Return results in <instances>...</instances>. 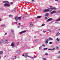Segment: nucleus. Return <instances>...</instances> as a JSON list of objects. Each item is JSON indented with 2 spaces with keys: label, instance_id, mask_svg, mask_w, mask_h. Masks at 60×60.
Segmentation results:
<instances>
[{
  "label": "nucleus",
  "instance_id": "obj_1",
  "mask_svg": "<svg viewBox=\"0 0 60 60\" xmlns=\"http://www.w3.org/2000/svg\"><path fill=\"white\" fill-rule=\"evenodd\" d=\"M11 46L12 48H15V43L12 42L11 45Z\"/></svg>",
  "mask_w": 60,
  "mask_h": 60
},
{
  "label": "nucleus",
  "instance_id": "obj_2",
  "mask_svg": "<svg viewBox=\"0 0 60 60\" xmlns=\"http://www.w3.org/2000/svg\"><path fill=\"white\" fill-rule=\"evenodd\" d=\"M3 41H4V42H5V43H8V39H3Z\"/></svg>",
  "mask_w": 60,
  "mask_h": 60
},
{
  "label": "nucleus",
  "instance_id": "obj_3",
  "mask_svg": "<svg viewBox=\"0 0 60 60\" xmlns=\"http://www.w3.org/2000/svg\"><path fill=\"white\" fill-rule=\"evenodd\" d=\"M4 6H7L8 7H9L10 6V5L9 4L7 3H5L4 4Z\"/></svg>",
  "mask_w": 60,
  "mask_h": 60
},
{
  "label": "nucleus",
  "instance_id": "obj_4",
  "mask_svg": "<svg viewBox=\"0 0 60 60\" xmlns=\"http://www.w3.org/2000/svg\"><path fill=\"white\" fill-rule=\"evenodd\" d=\"M49 11V9H46L44 10L43 11V12H47Z\"/></svg>",
  "mask_w": 60,
  "mask_h": 60
},
{
  "label": "nucleus",
  "instance_id": "obj_5",
  "mask_svg": "<svg viewBox=\"0 0 60 60\" xmlns=\"http://www.w3.org/2000/svg\"><path fill=\"white\" fill-rule=\"evenodd\" d=\"M25 56H24L25 57H28V53L27 52H26L25 53Z\"/></svg>",
  "mask_w": 60,
  "mask_h": 60
},
{
  "label": "nucleus",
  "instance_id": "obj_6",
  "mask_svg": "<svg viewBox=\"0 0 60 60\" xmlns=\"http://www.w3.org/2000/svg\"><path fill=\"white\" fill-rule=\"evenodd\" d=\"M49 9H51V10H56V9L55 8L52 7V8H50L49 9Z\"/></svg>",
  "mask_w": 60,
  "mask_h": 60
},
{
  "label": "nucleus",
  "instance_id": "obj_7",
  "mask_svg": "<svg viewBox=\"0 0 60 60\" xmlns=\"http://www.w3.org/2000/svg\"><path fill=\"white\" fill-rule=\"evenodd\" d=\"M56 13V10H54L52 12H51L50 14H52L54 13Z\"/></svg>",
  "mask_w": 60,
  "mask_h": 60
},
{
  "label": "nucleus",
  "instance_id": "obj_8",
  "mask_svg": "<svg viewBox=\"0 0 60 60\" xmlns=\"http://www.w3.org/2000/svg\"><path fill=\"white\" fill-rule=\"evenodd\" d=\"M53 19L52 18H49L47 20V22H49V21H51V20H52Z\"/></svg>",
  "mask_w": 60,
  "mask_h": 60
},
{
  "label": "nucleus",
  "instance_id": "obj_9",
  "mask_svg": "<svg viewBox=\"0 0 60 60\" xmlns=\"http://www.w3.org/2000/svg\"><path fill=\"white\" fill-rule=\"evenodd\" d=\"M18 19H19V17L17 16L15 18V21H17L18 20Z\"/></svg>",
  "mask_w": 60,
  "mask_h": 60
},
{
  "label": "nucleus",
  "instance_id": "obj_10",
  "mask_svg": "<svg viewBox=\"0 0 60 60\" xmlns=\"http://www.w3.org/2000/svg\"><path fill=\"white\" fill-rule=\"evenodd\" d=\"M16 53H17L18 54H19V53H20L21 52V51L20 50H18L16 51Z\"/></svg>",
  "mask_w": 60,
  "mask_h": 60
},
{
  "label": "nucleus",
  "instance_id": "obj_11",
  "mask_svg": "<svg viewBox=\"0 0 60 60\" xmlns=\"http://www.w3.org/2000/svg\"><path fill=\"white\" fill-rule=\"evenodd\" d=\"M30 26L31 27H32L33 26H33V25L32 23V22H30Z\"/></svg>",
  "mask_w": 60,
  "mask_h": 60
},
{
  "label": "nucleus",
  "instance_id": "obj_12",
  "mask_svg": "<svg viewBox=\"0 0 60 60\" xmlns=\"http://www.w3.org/2000/svg\"><path fill=\"white\" fill-rule=\"evenodd\" d=\"M3 3H7V4L9 3V2L7 1H3Z\"/></svg>",
  "mask_w": 60,
  "mask_h": 60
},
{
  "label": "nucleus",
  "instance_id": "obj_13",
  "mask_svg": "<svg viewBox=\"0 0 60 60\" xmlns=\"http://www.w3.org/2000/svg\"><path fill=\"white\" fill-rule=\"evenodd\" d=\"M3 42H4V41L3 39L2 41H0V44H2Z\"/></svg>",
  "mask_w": 60,
  "mask_h": 60
},
{
  "label": "nucleus",
  "instance_id": "obj_14",
  "mask_svg": "<svg viewBox=\"0 0 60 60\" xmlns=\"http://www.w3.org/2000/svg\"><path fill=\"white\" fill-rule=\"evenodd\" d=\"M48 41H50V40H53V39L51 38H49V39H48Z\"/></svg>",
  "mask_w": 60,
  "mask_h": 60
},
{
  "label": "nucleus",
  "instance_id": "obj_15",
  "mask_svg": "<svg viewBox=\"0 0 60 60\" xmlns=\"http://www.w3.org/2000/svg\"><path fill=\"white\" fill-rule=\"evenodd\" d=\"M5 26V25L4 24H2L0 25V26L1 27H4Z\"/></svg>",
  "mask_w": 60,
  "mask_h": 60
},
{
  "label": "nucleus",
  "instance_id": "obj_16",
  "mask_svg": "<svg viewBox=\"0 0 60 60\" xmlns=\"http://www.w3.org/2000/svg\"><path fill=\"white\" fill-rule=\"evenodd\" d=\"M55 48H54L52 49H48V50H55Z\"/></svg>",
  "mask_w": 60,
  "mask_h": 60
},
{
  "label": "nucleus",
  "instance_id": "obj_17",
  "mask_svg": "<svg viewBox=\"0 0 60 60\" xmlns=\"http://www.w3.org/2000/svg\"><path fill=\"white\" fill-rule=\"evenodd\" d=\"M41 16H39L37 17V18L38 19H40V18H41Z\"/></svg>",
  "mask_w": 60,
  "mask_h": 60
},
{
  "label": "nucleus",
  "instance_id": "obj_18",
  "mask_svg": "<svg viewBox=\"0 0 60 60\" xmlns=\"http://www.w3.org/2000/svg\"><path fill=\"white\" fill-rule=\"evenodd\" d=\"M49 13H46L45 15V16H48L49 15Z\"/></svg>",
  "mask_w": 60,
  "mask_h": 60
},
{
  "label": "nucleus",
  "instance_id": "obj_19",
  "mask_svg": "<svg viewBox=\"0 0 60 60\" xmlns=\"http://www.w3.org/2000/svg\"><path fill=\"white\" fill-rule=\"evenodd\" d=\"M48 39H47L45 41V44H47L48 43Z\"/></svg>",
  "mask_w": 60,
  "mask_h": 60
},
{
  "label": "nucleus",
  "instance_id": "obj_20",
  "mask_svg": "<svg viewBox=\"0 0 60 60\" xmlns=\"http://www.w3.org/2000/svg\"><path fill=\"white\" fill-rule=\"evenodd\" d=\"M60 34V33H59L58 32L56 34V36H58V35H59Z\"/></svg>",
  "mask_w": 60,
  "mask_h": 60
},
{
  "label": "nucleus",
  "instance_id": "obj_21",
  "mask_svg": "<svg viewBox=\"0 0 60 60\" xmlns=\"http://www.w3.org/2000/svg\"><path fill=\"white\" fill-rule=\"evenodd\" d=\"M18 19H19V20H20L21 19V17H18Z\"/></svg>",
  "mask_w": 60,
  "mask_h": 60
},
{
  "label": "nucleus",
  "instance_id": "obj_22",
  "mask_svg": "<svg viewBox=\"0 0 60 60\" xmlns=\"http://www.w3.org/2000/svg\"><path fill=\"white\" fill-rule=\"evenodd\" d=\"M3 53V51H0V55L1 54H2Z\"/></svg>",
  "mask_w": 60,
  "mask_h": 60
},
{
  "label": "nucleus",
  "instance_id": "obj_23",
  "mask_svg": "<svg viewBox=\"0 0 60 60\" xmlns=\"http://www.w3.org/2000/svg\"><path fill=\"white\" fill-rule=\"evenodd\" d=\"M23 33V32L21 31L19 33V34H22Z\"/></svg>",
  "mask_w": 60,
  "mask_h": 60
},
{
  "label": "nucleus",
  "instance_id": "obj_24",
  "mask_svg": "<svg viewBox=\"0 0 60 60\" xmlns=\"http://www.w3.org/2000/svg\"><path fill=\"white\" fill-rule=\"evenodd\" d=\"M48 18H49V16H46V17H45V19H48Z\"/></svg>",
  "mask_w": 60,
  "mask_h": 60
},
{
  "label": "nucleus",
  "instance_id": "obj_25",
  "mask_svg": "<svg viewBox=\"0 0 60 60\" xmlns=\"http://www.w3.org/2000/svg\"><path fill=\"white\" fill-rule=\"evenodd\" d=\"M17 58V57L16 56H15L14 57L13 59H16Z\"/></svg>",
  "mask_w": 60,
  "mask_h": 60
},
{
  "label": "nucleus",
  "instance_id": "obj_26",
  "mask_svg": "<svg viewBox=\"0 0 60 60\" xmlns=\"http://www.w3.org/2000/svg\"><path fill=\"white\" fill-rule=\"evenodd\" d=\"M45 55L46 56H48V53L47 52H46L45 53Z\"/></svg>",
  "mask_w": 60,
  "mask_h": 60
},
{
  "label": "nucleus",
  "instance_id": "obj_27",
  "mask_svg": "<svg viewBox=\"0 0 60 60\" xmlns=\"http://www.w3.org/2000/svg\"><path fill=\"white\" fill-rule=\"evenodd\" d=\"M45 25V24H42L41 26H44Z\"/></svg>",
  "mask_w": 60,
  "mask_h": 60
},
{
  "label": "nucleus",
  "instance_id": "obj_28",
  "mask_svg": "<svg viewBox=\"0 0 60 60\" xmlns=\"http://www.w3.org/2000/svg\"><path fill=\"white\" fill-rule=\"evenodd\" d=\"M9 17H12V15H9Z\"/></svg>",
  "mask_w": 60,
  "mask_h": 60
},
{
  "label": "nucleus",
  "instance_id": "obj_29",
  "mask_svg": "<svg viewBox=\"0 0 60 60\" xmlns=\"http://www.w3.org/2000/svg\"><path fill=\"white\" fill-rule=\"evenodd\" d=\"M56 40H57L58 41H59L60 40V39L59 38H57L56 39Z\"/></svg>",
  "mask_w": 60,
  "mask_h": 60
},
{
  "label": "nucleus",
  "instance_id": "obj_30",
  "mask_svg": "<svg viewBox=\"0 0 60 60\" xmlns=\"http://www.w3.org/2000/svg\"><path fill=\"white\" fill-rule=\"evenodd\" d=\"M28 57L30 58H33V57H32L31 56H28Z\"/></svg>",
  "mask_w": 60,
  "mask_h": 60
},
{
  "label": "nucleus",
  "instance_id": "obj_31",
  "mask_svg": "<svg viewBox=\"0 0 60 60\" xmlns=\"http://www.w3.org/2000/svg\"><path fill=\"white\" fill-rule=\"evenodd\" d=\"M47 31L48 32H51V30L50 29H48L47 30Z\"/></svg>",
  "mask_w": 60,
  "mask_h": 60
},
{
  "label": "nucleus",
  "instance_id": "obj_32",
  "mask_svg": "<svg viewBox=\"0 0 60 60\" xmlns=\"http://www.w3.org/2000/svg\"><path fill=\"white\" fill-rule=\"evenodd\" d=\"M47 48H45L43 49L44 50H47Z\"/></svg>",
  "mask_w": 60,
  "mask_h": 60
},
{
  "label": "nucleus",
  "instance_id": "obj_33",
  "mask_svg": "<svg viewBox=\"0 0 60 60\" xmlns=\"http://www.w3.org/2000/svg\"><path fill=\"white\" fill-rule=\"evenodd\" d=\"M26 30H24V31H22V32L23 33H26Z\"/></svg>",
  "mask_w": 60,
  "mask_h": 60
},
{
  "label": "nucleus",
  "instance_id": "obj_34",
  "mask_svg": "<svg viewBox=\"0 0 60 60\" xmlns=\"http://www.w3.org/2000/svg\"><path fill=\"white\" fill-rule=\"evenodd\" d=\"M55 23H57V24H58L59 23V22L58 21H56L55 22Z\"/></svg>",
  "mask_w": 60,
  "mask_h": 60
},
{
  "label": "nucleus",
  "instance_id": "obj_35",
  "mask_svg": "<svg viewBox=\"0 0 60 60\" xmlns=\"http://www.w3.org/2000/svg\"><path fill=\"white\" fill-rule=\"evenodd\" d=\"M56 21H60V18L58 19Z\"/></svg>",
  "mask_w": 60,
  "mask_h": 60
},
{
  "label": "nucleus",
  "instance_id": "obj_36",
  "mask_svg": "<svg viewBox=\"0 0 60 60\" xmlns=\"http://www.w3.org/2000/svg\"><path fill=\"white\" fill-rule=\"evenodd\" d=\"M11 32L12 33H13V31H14V30L13 29H12L11 30Z\"/></svg>",
  "mask_w": 60,
  "mask_h": 60
},
{
  "label": "nucleus",
  "instance_id": "obj_37",
  "mask_svg": "<svg viewBox=\"0 0 60 60\" xmlns=\"http://www.w3.org/2000/svg\"><path fill=\"white\" fill-rule=\"evenodd\" d=\"M7 33H5V34H4V35L5 36L7 35Z\"/></svg>",
  "mask_w": 60,
  "mask_h": 60
},
{
  "label": "nucleus",
  "instance_id": "obj_38",
  "mask_svg": "<svg viewBox=\"0 0 60 60\" xmlns=\"http://www.w3.org/2000/svg\"><path fill=\"white\" fill-rule=\"evenodd\" d=\"M11 36H13L14 35V34L13 33H12V34H11Z\"/></svg>",
  "mask_w": 60,
  "mask_h": 60
},
{
  "label": "nucleus",
  "instance_id": "obj_39",
  "mask_svg": "<svg viewBox=\"0 0 60 60\" xmlns=\"http://www.w3.org/2000/svg\"><path fill=\"white\" fill-rule=\"evenodd\" d=\"M35 42H38V40H36L35 41Z\"/></svg>",
  "mask_w": 60,
  "mask_h": 60
},
{
  "label": "nucleus",
  "instance_id": "obj_40",
  "mask_svg": "<svg viewBox=\"0 0 60 60\" xmlns=\"http://www.w3.org/2000/svg\"><path fill=\"white\" fill-rule=\"evenodd\" d=\"M42 46L43 47H45V45L44 44H43L42 45Z\"/></svg>",
  "mask_w": 60,
  "mask_h": 60
},
{
  "label": "nucleus",
  "instance_id": "obj_41",
  "mask_svg": "<svg viewBox=\"0 0 60 60\" xmlns=\"http://www.w3.org/2000/svg\"><path fill=\"white\" fill-rule=\"evenodd\" d=\"M49 12H51V11H53V10L52 9H51V10H49Z\"/></svg>",
  "mask_w": 60,
  "mask_h": 60
},
{
  "label": "nucleus",
  "instance_id": "obj_42",
  "mask_svg": "<svg viewBox=\"0 0 60 60\" xmlns=\"http://www.w3.org/2000/svg\"><path fill=\"white\" fill-rule=\"evenodd\" d=\"M4 10V9L3 8H0V10L1 11H3Z\"/></svg>",
  "mask_w": 60,
  "mask_h": 60
},
{
  "label": "nucleus",
  "instance_id": "obj_43",
  "mask_svg": "<svg viewBox=\"0 0 60 60\" xmlns=\"http://www.w3.org/2000/svg\"><path fill=\"white\" fill-rule=\"evenodd\" d=\"M49 44L50 45L52 44V42H49Z\"/></svg>",
  "mask_w": 60,
  "mask_h": 60
},
{
  "label": "nucleus",
  "instance_id": "obj_44",
  "mask_svg": "<svg viewBox=\"0 0 60 60\" xmlns=\"http://www.w3.org/2000/svg\"><path fill=\"white\" fill-rule=\"evenodd\" d=\"M24 47H27L26 45H24Z\"/></svg>",
  "mask_w": 60,
  "mask_h": 60
},
{
  "label": "nucleus",
  "instance_id": "obj_45",
  "mask_svg": "<svg viewBox=\"0 0 60 60\" xmlns=\"http://www.w3.org/2000/svg\"><path fill=\"white\" fill-rule=\"evenodd\" d=\"M16 44L17 45H19V42H18Z\"/></svg>",
  "mask_w": 60,
  "mask_h": 60
},
{
  "label": "nucleus",
  "instance_id": "obj_46",
  "mask_svg": "<svg viewBox=\"0 0 60 60\" xmlns=\"http://www.w3.org/2000/svg\"><path fill=\"white\" fill-rule=\"evenodd\" d=\"M41 49V47L40 46L39 48V50H40Z\"/></svg>",
  "mask_w": 60,
  "mask_h": 60
},
{
  "label": "nucleus",
  "instance_id": "obj_47",
  "mask_svg": "<svg viewBox=\"0 0 60 60\" xmlns=\"http://www.w3.org/2000/svg\"><path fill=\"white\" fill-rule=\"evenodd\" d=\"M16 8H14V11H16Z\"/></svg>",
  "mask_w": 60,
  "mask_h": 60
},
{
  "label": "nucleus",
  "instance_id": "obj_48",
  "mask_svg": "<svg viewBox=\"0 0 60 60\" xmlns=\"http://www.w3.org/2000/svg\"><path fill=\"white\" fill-rule=\"evenodd\" d=\"M25 3H28L29 4H31V3L28 2H25Z\"/></svg>",
  "mask_w": 60,
  "mask_h": 60
},
{
  "label": "nucleus",
  "instance_id": "obj_49",
  "mask_svg": "<svg viewBox=\"0 0 60 60\" xmlns=\"http://www.w3.org/2000/svg\"><path fill=\"white\" fill-rule=\"evenodd\" d=\"M43 60H46V59L45 58H43Z\"/></svg>",
  "mask_w": 60,
  "mask_h": 60
},
{
  "label": "nucleus",
  "instance_id": "obj_50",
  "mask_svg": "<svg viewBox=\"0 0 60 60\" xmlns=\"http://www.w3.org/2000/svg\"><path fill=\"white\" fill-rule=\"evenodd\" d=\"M57 58H60V56H58Z\"/></svg>",
  "mask_w": 60,
  "mask_h": 60
},
{
  "label": "nucleus",
  "instance_id": "obj_51",
  "mask_svg": "<svg viewBox=\"0 0 60 60\" xmlns=\"http://www.w3.org/2000/svg\"><path fill=\"white\" fill-rule=\"evenodd\" d=\"M58 13H60V10L58 11Z\"/></svg>",
  "mask_w": 60,
  "mask_h": 60
},
{
  "label": "nucleus",
  "instance_id": "obj_52",
  "mask_svg": "<svg viewBox=\"0 0 60 60\" xmlns=\"http://www.w3.org/2000/svg\"><path fill=\"white\" fill-rule=\"evenodd\" d=\"M31 1H32V2H35V1H34V0H31Z\"/></svg>",
  "mask_w": 60,
  "mask_h": 60
},
{
  "label": "nucleus",
  "instance_id": "obj_53",
  "mask_svg": "<svg viewBox=\"0 0 60 60\" xmlns=\"http://www.w3.org/2000/svg\"><path fill=\"white\" fill-rule=\"evenodd\" d=\"M18 28H20V26H18Z\"/></svg>",
  "mask_w": 60,
  "mask_h": 60
},
{
  "label": "nucleus",
  "instance_id": "obj_54",
  "mask_svg": "<svg viewBox=\"0 0 60 60\" xmlns=\"http://www.w3.org/2000/svg\"><path fill=\"white\" fill-rule=\"evenodd\" d=\"M56 48H57V49H59V47L58 46L56 47Z\"/></svg>",
  "mask_w": 60,
  "mask_h": 60
},
{
  "label": "nucleus",
  "instance_id": "obj_55",
  "mask_svg": "<svg viewBox=\"0 0 60 60\" xmlns=\"http://www.w3.org/2000/svg\"><path fill=\"white\" fill-rule=\"evenodd\" d=\"M55 1L56 2H58V0H55Z\"/></svg>",
  "mask_w": 60,
  "mask_h": 60
},
{
  "label": "nucleus",
  "instance_id": "obj_56",
  "mask_svg": "<svg viewBox=\"0 0 60 60\" xmlns=\"http://www.w3.org/2000/svg\"><path fill=\"white\" fill-rule=\"evenodd\" d=\"M43 33H45V32H46V31H43Z\"/></svg>",
  "mask_w": 60,
  "mask_h": 60
},
{
  "label": "nucleus",
  "instance_id": "obj_57",
  "mask_svg": "<svg viewBox=\"0 0 60 60\" xmlns=\"http://www.w3.org/2000/svg\"><path fill=\"white\" fill-rule=\"evenodd\" d=\"M15 23H16V24H17L18 22H14Z\"/></svg>",
  "mask_w": 60,
  "mask_h": 60
},
{
  "label": "nucleus",
  "instance_id": "obj_58",
  "mask_svg": "<svg viewBox=\"0 0 60 60\" xmlns=\"http://www.w3.org/2000/svg\"><path fill=\"white\" fill-rule=\"evenodd\" d=\"M58 54H60V51H59L58 52Z\"/></svg>",
  "mask_w": 60,
  "mask_h": 60
},
{
  "label": "nucleus",
  "instance_id": "obj_59",
  "mask_svg": "<svg viewBox=\"0 0 60 60\" xmlns=\"http://www.w3.org/2000/svg\"><path fill=\"white\" fill-rule=\"evenodd\" d=\"M10 4H13V2H11Z\"/></svg>",
  "mask_w": 60,
  "mask_h": 60
},
{
  "label": "nucleus",
  "instance_id": "obj_60",
  "mask_svg": "<svg viewBox=\"0 0 60 60\" xmlns=\"http://www.w3.org/2000/svg\"><path fill=\"white\" fill-rule=\"evenodd\" d=\"M22 56H25V55H24V54H23V55H22Z\"/></svg>",
  "mask_w": 60,
  "mask_h": 60
},
{
  "label": "nucleus",
  "instance_id": "obj_61",
  "mask_svg": "<svg viewBox=\"0 0 60 60\" xmlns=\"http://www.w3.org/2000/svg\"><path fill=\"white\" fill-rule=\"evenodd\" d=\"M14 11V10H12V11Z\"/></svg>",
  "mask_w": 60,
  "mask_h": 60
},
{
  "label": "nucleus",
  "instance_id": "obj_62",
  "mask_svg": "<svg viewBox=\"0 0 60 60\" xmlns=\"http://www.w3.org/2000/svg\"><path fill=\"white\" fill-rule=\"evenodd\" d=\"M18 58H20V57H19V56H18Z\"/></svg>",
  "mask_w": 60,
  "mask_h": 60
},
{
  "label": "nucleus",
  "instance_id": "obj_63",
  "mask_svg": "<svg viewBox=\"0 0 60 60\" xmlns=\"http://www.w3.org/2000/svg\"><path fill=\"white\" fill-rule=\"evenodd\" d=\"M34 38H36V36H34Z\"/></svg>",
  "mask_w": 60,
  "mask_h": 60
},
{
  "label": "nucleus",
  "instance_id": "obj_64",
  "mask_svg": "<svg viewBox=\"0 0 60 60\" xmlns=\"http://www.w3.org/2000/svg\"><path fill=\"white\" fill-rule=\"evenodd\" d=\"M1 19L0 18V22L1 21Z\"/></svg>",
  "mask_w": 60,
  "mask_h": 60
}]
</instances>
